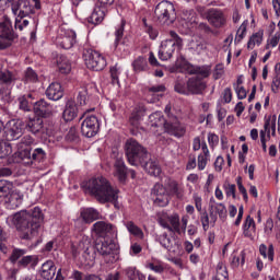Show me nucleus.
I'll return each instance as SVG.
<instances>
[{"label": "nucleus", "mask_w": 280, "mask_h": 280, "mask_svg": "<svg viewBox=\"0 0 280 280\" xmlns=\"http://www.w3.org/2000/svg\"><path fill=\"white\" fill-rule=\"evenodd\" d=\"M12 224L20 231L22 240L38 237L40 226L45 222V214L39 207L16 212L11 218Z\"/></svg>", "instance_id": "f257e3e1"}, {"label": "nucleus", "mask_w": 280, "mask_h": 280, "mask_svg": "<svg viewBox=\"0 0 280 280\" xmlns=\"http://www.w3.org/2000/svg\"><path fill=\"white\" fill-rule=\"evenodd\" d=\"M85 194L94 196L103 205L106 202H116L118 198V190L113 188L108 179L104 176L90 179L85 185Z\"/></svg>", "instance_id": "f03ea898"}, {"label": "nucleus", "mask_w": 280, "mask_h": 280, "mask_svg": "<svg viewBox=\"0 0 280 280\" xmlns=\"http://www.w3.org/2000/svg\"><path fill=\"white\" fill-rule=\"evenodd\" d=\"M154 205L156 207H167L170 205V196H176L179 200L185 196V190L174 179H166L163 184H155L151 190Z\"/></svg>", "instance_id": "7ed1b4c3"}, {"label": "nucleus", "mask_w": 280, "mask_h": 280, "mask_svg": "<svg viewBox=\"0 0 280 280\" xmlns=\"http://www.w3.org/2000/svg\"><path fill=\"white\" fill-rule=\"evenodd\" d=\"M228 213L229 211L224 203L218 202L214 198H211L209 201L208 212L205 210L200 213V222L203 231H209V226H215L218 215L220 220H226Z\"/></svg>", "instance_id": "20e7f679"}, {"label": "nucleus", "mask_w": 280, "mask_h": 280, "mask_svg": "<svg viewBox=\"0 0 280 280\" xmlns=\"http://www.w3.org/2000/svg\"><path fill=\"white\" fill-rule=\"evenodd\" d=\"M125 152L128 163L133 166H137L140 163H145V159H148V150L135 139L126 141Z\"/></svg>", "instance_id": "39448f33"}, {"label": "nucleus", "mask_w": 280, "mask_h": 280, "mask_svg": "<svg viewBox=\"0 0 280 280\" xmlns=\"http://www.w3.org/2000/svg\"><path fill=\"white\" fill-rule=\"evenodd\" d=\"M154 19L161 25H172L176 21V8H174V3L167 0L160 2L154 10Z\"/></svg>", "instance_id": "423d86ee"}, {"label": "nucleus", "mask_w": 280, "mask_h": 280, "mask_svg": "<svg viewBox=\"0 0 280 280\" xmlns=\"http://www.w3.org/2000/svg\"><path fill=\"white\" fill-rule=\"evenodd\" d=\"M170 36L171 38L163 40L160 46V49H159L160 60H170V58L174 56V51L183 47V38H180V36H178L176 32L171 31Z\"/></svg>", "instance_id": "0eeeda50"}, {"label": "nucleus", "mask_w": 280, "mask_h": 280, "mask_svg": "<svg viewBox=\"0 0 280 280\" xmlns=\"http://www.w3.org/2000/svg\"><path fill=\"white\" fill-rule=\"evenodd\" d=\"M72 255L73 257H80L81 255V262L85 266H91L95 261V249L89 238L81 241L77 247L72 246Z\"/></svg>", "instance_id": "6e6552de"}, {"label": "nucleus", "mask_w": 280, "mask_h": 280, "mask_svg": "<svg viewBox=\"0 0 280 280\" xmlns=\"http://www.w3.org/2000/svg\"><path fill=\"white\" fill-rule=\"evenodd\" d=\"M83 60L88 69L92 71H102L106 67V58L91 48L83 50Z\"/></svg>", "instance_id": "1a4fd4ad"}, {"label": "nucleus", "mask_w": 280, "mask_h": 280, "mask_svg": "<svg viewBox=\"0 0 280 280\" xmlns=\"http://www.w3.org/2000/svg\"><path fill=\"white\" fill-rule=\"evenodd\" d=\"M75 31L61 26L56 38V45L61 49H71L78 43Z\"/></svg>", "instance_id": "9d476101"}, {"label": "nucleus", "mask_w": 280, "mask_h": 280, "mask_svg": "<svg viewBox=\"0 0 280 280\" xmlns=\"http://www.w3.org/2000/svg\"><path fill=\"white\" fill-rule=\"evenodd\" d=\"M93 233L97 235V237H103V240H113V237H117V226L112 223H106L104 221H97L93 224L92 228Z\"/></svg>", "instance_id": "9b49d317"}, {"label": "nucleus", "mask_w": 280, "mask_h": 280, "mask_svg": "<svg viewBox=\"0 0 280 280\" xmlns=\"http://www.w3.org/2000/svg\"><path fill=\"white\" fill-rule=\"evenodd\" d=\"M81 132L88 139L95 137L100 132V120L97 116L91 115L85 117L81 125Z\"/></svg>", "instance_id": "f8f14e48"}, {"label": "nucleus", "mask_w": 280, "mask_h": 280, "mask_svg": "<svg viewBox=\"0 0 280 280\" xmlns=\"http://www.w3.org/2000/svg\"><path fill=\"white\" fill-rule=\"evenodd\" d=\"M159 224L171 233H178L180 235V217L178 213L160 218Z\"/></svg>", "instance_id": "ddd939ff"}, {"label": "nucleus", "mask_w": 280, "mask_h": 280, "mask_svg": "<svg viewBox=\"0 0 280 280\" xmlns=\"http://www.w3.org/2000/svg\"><path fill=\"white\" fill-rule=\"evenodd\" d=\"M25 128L32 135H43V137L49 136V130L45 128L43 118L40 117H28L25 124Z\"/></svg>", "instance_id": "4468645a"}, {"label": "nucleus", "mask_w": 280, "mask_h": 280, "mask_svg": "<svg viewBox=\"0 0 280 280\" xmlns=\"http://www.w3.org/2000/svg\"><path fill=\"white\" fill-rule=\"evenodd\" d=\"M164 128L166 132H168V135H172L173 137H177V139H180V137H185V132H187V128L185 127V125L178 121V118H176V116H172L166 121Z\"/></svg>", "instance_id": "2eb2a0df"}, {"label": "nucleus", "mask_w": 280, "mask_h": 280, "mask_svg": "<svg viewBox=\"0 0 280 280\" xmlns=\"http://www.w3.org/2000/svg\"><path fill=\"white\" fill-rule=\"evenodd\" d=\"M5 137L8 141H16L23 137V122L19 120H10L7 124Z\"/></svg>", "instance_id": "dca6fc26"}, {"label": "nucleus", "mask_w": 280, "mask_h": 280, "mask_svg": "<svg viewBox=\"0 0 280 280\" xmlns=\"http://www.w3.org/2000/svg\"><path fill=\"white\" fill-rule=\"evenodd\" d=\"M95 248L100 255L103 257H108V255H115V250H117V244L110 238H103L95 244Z\"/></svg>", "instance_id": "f3484780"}, {"label": "nucleus", "mask_w": 280, "mask_h": 280, "mask_svg": "<svg viewBox=\"0 0 280 280\" xmlns=\"http://www.w3.org/2000/svg\"><path fill=\"white\" fill-rule=\"evenodd\" d=\"M207 20L210 25H213V27H222V25L226 23L224 12L219 9H209L207 11Z\"/></svg>", "instance_id": "a211bd4d"}, {"label": "nucleus", "mask_w": 280, "mask_h": 280, "mask_svg": "<svg viewBox=\"0 0 280 280\" xmlns=\"http://www.w3.org/2000/svg\"><path fill=\"white\" fill-rule=\"evenodd\" d=\"M14 16L28 18L34 12V7L27 1L21 0L19 3H13L11 7Z\"/></svg>", "instance_id": "6ab92c4d"}, {"label": "nucleus", "mask_w": 280, "mask_h": 280, "mask_svg": "<svg viewBox=\"0 0 280 280\" xmlns=\"http://www.w3.org/2000/svg\"><path fill=\"white\" fill-rule=\"evenodd\" d=\"M33 110L37 117H49L54 113V106L45 100H39L33 105Z\"/></svg>", "instance_id": "aec40b11"}, {"label": "nucleus", "mask_w": 280, "mask_h": 280, "mask_svg": "<svg viewBox=\"0 0 280 280\" xmlns=\"http://www.w3.org/2000/svg\"><path fill=\"white\" fill-rule=\"evenodd\" d=\"M114 176L119 180V183H126V178L128 176V170L126 168V163L121 158H118L115 161Z\"/></svg>", "instance_id": "412c9836"}, {"label": "nucleus", "mask_w": 280, "mask_h": 280, "mask_svg": "<svg viewBox=\"0 0 280 280\" xmlns=\"http://www.w3.org/2000/svg\"><path fill=\"white\" fill-rule=\"evenodd\" d=\"M163 93H165V85H153L148 89L147 101L150 104H154V102H159L163 97Z\"/></svg>", "instance_id": "4be33fe9"}, {"label": "nucleus", "mask_w": 280, "mask_h": 280, "mask_svg": "<svg viewBox=\"0 0 280 280\" xmlns=\"http://www.w3.org/2000/svg\"><path fill=\"white\" fill-rule=\"evenodd\" d=\"M267 139H270V132L272 137H277V115L265 116L264 130Z\"/></svg>", "instance_id": "5701e85b"}, {"label": "nucleus", "mask_w": 280, "mask_h": 280, "mask_svg": "<svg viewBox=\"0 0 280 280\" xmlns=\"http://www.w3.org/2000/svg\"><path fill=\"white\" fill-rule=\"evenodd\" d=\"M187 86L188 93L198 94L203 92L205 89H207V83H205L203 80L198 77H192L188 80Z\"/></svg>", "instance_id": "b1692460"}, {"label": "nucleus", "mask_w": 280, "mask_h": 280, "mask_svg": "<svg viewBox=\"0 0 280 280\" xmlns=\"http://www.w3.org/2000/svg\"><path fill=\"white\" fill-rule=\"evenodd\" d=\"M39 275L43 279L51 280L56 277V264L54 260H47L42 265Z\"/></svg>", "instance_id": "393cba45"}, {"label": "nucleus", "mask_w": 280, "mask_h": 280, "mask_svg": "<svg viewBox=\"0 0 280 280\" xmlns=\"http://www.w3.org/2000/svg\"><path fill=\"white\" fill-rule=\"evenodd\" d=\"M210 159L211 153L209 152V147L207 145V142H202V153H200L197 158V167L199 172H202L207 167Z\"/></svg>", "instance_id": "a878e982"}, {"label": "nucleus", "mask_w": 280, "mask_h": 280, "mask_svg": "<svg viewBox=\"0 0 280 280\" xmlns=\"http://www.w3.org/2000/svg\"><path fill=\"white\" fill-rule=\"evenodd\" d=\"M62 85L60 83H51L46 90V96L48 100H52V102H58V100H62Z\"/></svg>", "instance_id": "bb28decb"}, {"label": "nucleus", "mask_w": 280, "mask_h": 280, "mask_svg": "<svg viewBox=\"0 0 280 280\" xmlns=\"http://www.w3.org/2000/svg\"><path fill=\"white\" fill-rule=\"evenodd\" d=\"M78 117V105L74 101H68L62 113L65 121H73Z\"/></svg>", "instance_id": "cd10ccee"}, {"label": "nucleus", "mask_w": 280, "mask_h": 280, "mask_svg": "<svg viewBox=\"0 0 280 280\" xmlns=\"http://www.w3.org/2000/svg\"><path fill=\"white\" fill-rule=\"evenodd\" d=\"M9 209H19L23 205V194L20 191H12L5 200Z\"/></svg>", "instance_id": "c85d7f7f"}, {"label": "nucleus", "mask_w": 280, "mask_h": 280, "mask_svg": "<svg viewBox=\"0 0 280 280\" xmlns=\"http://www.w3.org/2000/svg\"><path fill=\"white\" fill-rule=\"evenodd\" d=\"M104 16H106V7L97 5L94 8L91 16L89 18V23L93 25H100L102 21H104Z\"/></svg>", "instance_id": "c756f323"}, {"label": "nucleus", "mask_w": 280, "mask_h": 280, "mask_svg": "<svg viewBox=\"0 0 280 280\" xmlns=\"http://www.w3.org/2000/svg\"><path fill=\"white\" fill-rule=\"evenodd\" d=\"M139 165H141L150 176H161V166L156 161H148V159H145L144 162Z\"/></svg>", "instance_id": "7c9ffc66"}, {"label": "nucleus", "mask_w": 280, "mask_h": 280, "mask_svg": "<svg viewBox=\"0 0 280 280\" xmlns=\"http://www.w3.org/2000/svg\"><path fill=\"white\" fill-rule=\"evenodd\" d=\"M0 38H2V40H10V43H12V22H10L8 19L0 22Z\"/></svg>", "instance_id": "2f4dec72"}, {"label": "nucleus", "mask_w": 280, "mask_h": 280, "mask_svg": "<svg viewBox=\"0 0 280 280\" xmlns=\"http://www.w3.org/2000/svg\"><path fill=\"white\" fill-rule=\"evenodd\" d=\"M81 218L86 224L100 220V212L95 208H86L81 211Z\"/></svg>", "instance_id": "473e14b6"}, {"label": "nucleus", "mask_w": 280, "mask_h": 280, "mask_svg": "<svg viewBox=\"0 0 280 280\" xmlns=\"http://www.w3.org/2000/svg\"><path fill=\"white\" fill-rule=\"evenodd\" d=\"M19 80V74H16L15 71L10 70H1L0 71V82H3V84H14Z\"/></svg>", "instance_id": "72a5a7b5"}, {"label": "nucleus", "mask_w": 280, "mask_h": 280, "mask_svg": "<svg viewBox=\"0 0 280 280\" xmlns=\"http://www.w3.org/2000/svg\"><path fill=\"white\" fill-rule=\"evenodd\" d=\"M149 121L153 128H161L165 124H167V120H165V117H163V113L155 112L149 116Z\"/></svg>", "instance_id": "f704fd0d"}, {"label": "nucleus", "mask_w": 280, "mask_h": 280, "mask_svg": "<svg viewBox=\"0 0 280 280\" xmlns=\"http://www.w3.org/2000/svg\"><path fill=\"white\" fill-rule=\"evenodd\" d=\"M156 242H159L162 248H165V250H168V253H174V243H172V238H170L167 233L158 235Z\"/></svg>", "instance_id": "c9c22d12"}, {"label": "nucleus", "mask_w": 280, "mask_h": 280, "mask_svg": "<svg viewBox=\"0 0 280 280\" xmlns=\"http://www.w3.org/2000/svg\"><path fill=\"white\" fill-rule=\"evenodd\" d=\"M125 226H126L128 233H130V235H133V237H138V240H143V237H144L143 230H141V228H139V225L135 224V222L127 221L125 223Z\"/></svg>", "instance_id": "e433bc0d"}, {"label": "nucleus", "mask_w": 280, "mask_h": 280, "mask_svg": "<svg viewBox=\"0 0 280 280\" xmlns=\"http://www.w3.org/2000/svg\"><path fill=\"white\" fill-rule=\"evenodd\" d=\"M57 67L60 73H70L71 72V62L66 56H59L57 58Z\"/></svg>", "instance_id": "4c0bfd02"}, {"label": "nucleus", "mask_w": 280, "mask_h": 280, "mask_svg": "<svg viewBox=\"0 0 280 280\" xmlns=\"http://www.w3.org/2000/svg\"><path fill=\"white\" fill-rule=\"evenodd\" d=\"M262 42H264V31H258L257 33H254L250 36L247 43V47L249 49H255V46L261 45Z\"/></svg>", "instance_id": "58836bf2"}, {"label": "nucleus", "mask_w": 280, "mask_h": 280, "mask_svg": "<svg viewBox=\"0 0 280 280\" xmlns=\"http://www.w3.org/2000/svg\"><path fill=\"white\" fill-rule=\"evenodd\" d=\"M212 280H229V270L226 269V265H224V262H219L217 265V272Z\"/></svg>", "instance_id": "ea45409f"}, {"label": "nucleus", "mask_w": 280, "mask_h": 280, "mask_svg": "<svg viewBox=\"0 0 280 280\" xmlns=\"http://www.w3.org/2000/svg\"><path fill=\"white\" fill-rule=\"evenodd\" d=\"M12 194V183L0 179V198H8Z\"/></svg>", "instance_id": "a19ab883"}, {"label": "nucleus", "mask_w": 280, "mask_h": 280, "mask_svg": "<svg viewBox=\"0 0 280 280\" xmlns=\"http://www.w3.org/2000/svg\"><path fill=\"white\" fill-rule=\"evenodd\" d=\"M38 264V258L36 256H24L18 261L19 268H27V266H36Z\"/></svg>", "instance_id": "79ce46f5"}, {"label": "nucleus", "mask_w": 280, "mask_h": 280, "mask_svg": "<svg viewBox=\"0 0 280 280\" xmlns=\"http://www.w3.org/2000/svg\"><path fill=\"white\" fill-rule=\"evenodd\" d=\"M125 275L128 277L129 280H145V276L140 273L139 270L135 267H128L125 269Z\"/></svg>", "instance_id": "37998d69"}, {"label": "nucleus", "mask_w": 280, "mask_h": 280, "mask_svg": "<svg viewBox=\"0 0 280 280\" xmlns=\"http://www.w3.org/2000/svg\"><path fill=\"white\" fill-rule=\"evenodd\" d=\"M133 71L136 73H141V71H148V61L143 57H138L133 62H132Z\"/></svg>", "instance_id": "c03bdc74"}, {"label": "nucleus", "mask_w": 280, "mask_h": 280, "mask_svg": "<svg viewBox=\"0 0 280 280\" xmlns=\"http://www.w3.org/2000/svg\"><path fill=\"white\" fill-rule=\"evenodd\" d=\"M126 27V23L121 22L119 25H117L115 27V42H114V47H116V49H118L119 47V43L121 40V38H124V30Z\"/></svg>", "instance_id": "a18cd8bd"}, {"label": "nucleus", "mask_w": 280, "mask_h": 280, "mask_svg": "<svg viewBox=\"0 0 280 280\" xmlns=\"http://www.w3.org/2000/svg\"><path fill=\"white\" fill-rule=\"evenodd\" d=\"M18 156L22 161H26L25 163L27 165H31V163H32V148L18 149Z\"/></svg>", "instance_id": "49530a36"}, {"label": "nucleus", "mask_w": 280, "mask_h": 280, "mask_svg": "<svg viewBox=\"0 0 280 280\" xmlns=\"http://www.w3.org/2000/svg\"><path fill=\"white\" fill-rule=\"evenodd\" d=\"M165 268H167V265L160 260L155 262H150L148 265V269L152 270L153 272H156L158 275H163V272H165Z\"/></svg>", "instance_id": "de8ad7c7"}, {"label": "nucleus", "mask_w": 280, "mask_h": 280, "mask_svg": "<svg viewBox=\"0 0 280 280\" xmlns=\"http://www.w3.org/2000/svg\"><path fill=\"white\" fill-rule=\"evenodd\" d=\"M195 73L199 80H202V78H209L211 75V67L209 66H201L195 68Z\"/></svg>", "instance_id": "09e8293b"}, {"label": "nucleus", "mask_w": 280, "mask_h": 280, "mask_svg": "<svg viewBox=\"0 0 280 280\" xmlns=\"http://www.w3.org/2000/svg\"><path fill=\"white\" fill-rule=\"evenodd\" d=\"M246 27H248V21H244L236 32L234 43H242L246 36Z\"/></svg>", "instance_id": "8fccbe9b"}, {"label": "nucleus", "mask_w": 280, "mask_h": 280, "mask_svg": "<svg viewBox=\"0 0 280 280\" xmlns=\"http://www.w3.org/2000/svg\"><path fill=\"white\" fill-rule=\"evenodd\" d=\"M12 154V144L0 140V159H5Z\"/></svg>", "instance_id": "3c124183"}, {"label": "nucleus", "mask_w": 280, "mask_h": 280, "mask_svg": "<svg viewBox=\"0 0 280 280\" xmlns=\"http://www.w3.org/2000/svg\"><path fill=\"white\" fill-rule=\"evenodd\" d=\"M195 16V13L192 10H189V11H184L183 12V15H182V19L183 21H185V25L186 27H191V25H194V23L196 22V19H194Z\"/></svg>", "instance_id": "603ef678"}, {"label": "nucleus", "mask_w": 280, "mask_h": 280, "mask_svg": "<svg viewBox=\"0 0 280 280\" xmlns=\"http://www.w3.org/2000/svg\"><path fill=\"white\" fill-rule=\"evenodd\" d=\"M142 21L144 25V32L149 34L151 40H156V38H159V31L156 28H153L152 25H149L145 19H143Z\"/></svg>", "instance_id": "864d4df0"}, {"label": "nucleus", "mask_w": 280, "mask_h": 280, "mask_svg": "<svg viewBox=\"0 0 280 280\" xmlns=\"http://www.w3.org/2000/svg\"><path fill=\"white\" fill-rule=\"evenodd\" d=\"M26 254H27V250L25 249L14 248L9 259L11 264H16V261H19Z\"/></svg>", "instance_id": "5fc2aeb1"}, {"label": "nucleus", "mask_w": 280, "mask_h": 280, "mask_svg": "<svg viewBox=\"0 0 280 280\" xmlns=\"http://www.w3.org/2000/svg\"><path fill=\"white\" fill-rule=\"evenodd\" d=\"M32 155V161H45V159H47V153L45 152V150H43V148H37L33 151V153H31Z\"/></svg>", "instance_id": "6e6d98bb"}, {"label": "nucleus", "mask_w": 280, "mask_h": 280, "mask_svg": "<svg viewBox=\"0 0 280 280\" xmlns=\"http://www.w3.org/2000/svg\"><path fill=\"white\" fill-rule=\"evenodd\" d=\"M33 143H34V138H32V136L30 135H26L18 143V150H23V148H31L30 145H32Z\"/></svg>", "instance_id": "4d7b16f0"}, {"label": "nucleus", "mask_w": 280, "mask_h": 280, "mask_svg": "<svg viewBox=\"0 0 280 280\" xmlns=\"http://www.w3.org/2000/svg\"><path fill=\"white\" fill-rule=\"evenodd\" d=\"M27 25H30V20L23 16H15V30L23 32Z\"/></svg>", "instance_id": "13d9d810"}, {"label": "nucleus", "mask_w": 280, "mask_h": 280, "mask_svg": "<svg viewBox=\"0 0 280 280\" xmlns=\"http://www.w3.org/2000/svg\"><path fill=\"white\" fill-rule=\"evenodd\" d=\"M208 143L211 150H215L218 148V143H220V137L213 132L208 133Z\"/></svg>", "instance_id": "bf43d9fd"}, {"label": "nucleus", "mask_w": 280, "mask_h": 280, "mask_svg": "<svg viewBox=\"0 0 280 280\" xmlns=\"http://www.w3.org/2000/svg\"><path fill=\"white\" fill-rule=\"evenodd\" d=\"M129 124L133 126V128H139L141 125V113L133 112L129 118Z\"/></svg>", "instance_id": "052dcab7"}, {"label": "nucleus", "mask_w": 280, "mask_h": 280, "mask_svg": "<svg viewBox=\"0 0 280 280\" xmlns=\"http://www.w3.org/2000/svg\"><path fill=\"white\" fill-rule=\"evenodd\" d=\"M223 189L225 191V196H228V198H235V184H229L228 182H225L223 184Z\"/></svg>", "instance_id": "680f3d73"}, {"label": "nucleus", "mask_w": 280, "mask_h": 280, "mask_svg": "<svg viewBox=\"0 0 280 280\" xmlns=\"http://www.w3.org/2000/svg\"><path fill=\"white\" fill-rule=\"evenodd\" d=\"M25 80L26 82H36V80H38V74H36L32 68H27L25 71Z\"/></svg>", "instance_id": "e2e57ef3"}, {"label": "nucleus", "mask_w": 280, "mask_h": 280, "mask_svg": "<svg viewBox=\"0 0 280 280\" xmlns=\"http://www.w3.org/2000/svg\"><path fill=\"white\" fill-rule=\"evenodd\" d=\"M12 91L10 89L1 88L0 89V100L2 102H10Z\"/></svg>", "instance_id": "0e129e2a"}, {"label": "nucleus", "mask_w": 280, "mask_h": 280, "mask_svg": "<svg viewBox=\"0 0 280 280\" xmlns=\"http://www.w3.org/2000/svg\"><path fill=\"white\" fill-rule=\"evenodd\" d=\"M222 75H224V66L222 63H219L214 68L213 78L214 80H220Z\"/></svg>", "instance_id": "69168bd1"}, {"label": "nucleus", "mask_w": 280, "mask_h": 280, "mask_svg": "<svg viewBox=\"0 0 280 280\" xmlns=\"http://www.w3.org/2000/svg\"><path fill=\"white\" fill-rule=\"evenodd\" d=\"M19 104L21 110L30 112L32 110V105H30V102H27V98L25 96H22L19 98Z\"/></svg>", "instance_id": "338daca9"}, {"label": "nucleus", "mask_w": 280, "mask_h": 280, "mask_svg": "<svg viewBox=\"0 0 280 280\" xmlns=\"http://www.w3.org/2000/svg\"><path fill=\"white\" fill-rule=\"evenodd\" d=\"M176 70L180 71V69H187V59L185 57L179 56L175 62Z\"/></svg>", "instance_id": "774afa93"}]
</instances>
